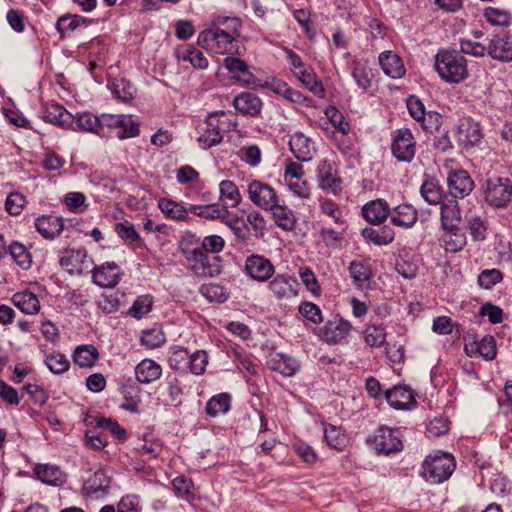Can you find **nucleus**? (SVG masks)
Wrapping results in <instances>:
<instances>
[{
    "label": "nucleus",
    "instance_id": "30",
    "mask_svg": "<svg viewBox=\"0 0 512 512\" xmlns=\"http://www.w3.org/2000/svg\"><path fill=\"white\" fill-rule=\"evenodd\" d=\"M389 213V206L383 200L371 201L362 208L363 217L372 224H380L388 217Z\"/></svg>",
    "mask_w": 512,
    "mask_h": 512
},
{
    "label": "nucleus",
    "instance_id": "19",
    "mask_svg": "<svg viewBox=\"0 0 512 512\" xmlns=\"http://www.w3.org/2000/svg\"><path fill=\"white\" fill-rule=\"evenodd\" d=\"M441 204V223L444 229H456L461 222L458 202L455 198L445 197Z\"/></svg>",
    "mask_w": 512,
    "mask_h": 512
},
{
    "label": "nucleus",
    "instance_id": "3",
    "mask_svg": "<svg viewBox=\"0 0 512 512\" xmlns=\"http://www.w3.org/2000/svg\"><path fill=\"white\" fill-rule=\"evenodd\" d=\"M455 466V459L451 454L437 452L424 460L422 475L430 483H442L451 476Z\"/></svg>",
    "mask_w": 512,
    "mask_h": 512
},
{
    "label": "nucleus",
    "instance_id": "31",
    "mask_svg": "<svg viewBox=\"0 0 512 512\" xmlns=\"http://www.w3.org/2000/svg\"><path fill=\"white\" fill-rule=\"evenodd\" d=\"M161 374V366L151 359L142 360L135 368L136 379L143 384L159 379Z\"/></svg>",
    "mask_w": 512,
    "mask_h": 512
},
{
    "label": "nucleus",
    "instance_id": "64",
    "mask_svg": "<svg viewBox=\"0 0 512 512\" xmlns=\"http://www.w3.org/2000/svg\"><path fill=\"white\" fill-rule=\"evenodd\" d=\"M25 198L18 192L11 193L5 201V209L11 215H19L25 205Z\"/></svg>",
    "mask_w": 512,
    "mask_h": 512
},
{
    "label": "nucleus",
    "instance_id": "50",
    "mask_svg": "<svg viewBox=\"0 0 512 512\" xmlns=\"http://www.w3.org/2000/svg\"><path fill=\"white\" fill-rule=\"evenodd\" d=\"M111 478L108 473L103 470H97L87 481L88 489L93 492H105L110 487Z\"/></svg>",
    "mask_w": 512,
    "mask_h": 512
},
{
    "label": "nucleus",
    "instance_id": "5",
    "mask_svg": "<svg viewBox=\"0 0 512 512\" xmlns=\"http://www.w3.org/2000/svg\"><path fill=\"white\" fill-rule=\"evenodd\" d=\"M181 251L183 256L193 263L192 269L197 275L216 277L221 273L222 266L219 257L207 256L202 247L193 249L182 248Z\"/></svg>",
    "mask_w": 512,
    "mask_h": 512
},
{
    "label": "nucleus",
    "instance_id": "14",
    "mask_svg": "<svg viewBox=\"0 0 512 512\" xmlns=\"http://www.w3.org/2000/svg\"><path fill=\"white\" fill-rule=\"evenodd\" d=\"M447 183L451 198H464L474 189V182L467 171L457 169L450 171L447 177Z\"/></svg>",
    "mask_w": 512,
    "mask_h": 512
},
{
    "label": "nucleus",
    "instance_id": "13",
    "mask_svg": "<svg viewBox=\"0 0 512 512\" xmlns=\"http://www.w3.org/2000/svg\"><path fill=\"white\" fill-rule=\"evenodd\" d=\"M488 55L498 61H512V35L502 31L489 38Z\"/></svg>",
    "mask_w": 512,
    "mask_h": 512
},
{
    "label": "nucleus",
    "instance_id": "49",
    "mask_svg": "<svg viewBox=\"0 0 512 512\" xmlns=\"http://www.w3.org/2000/svg\"><path fill=\"white\" fill-rule=\"evenodd\" d=\"M9 253L15 263L22 269H28L31 265V255L26 247L18 242H14L9 247Z\"/></svg>",
    "mask_w": 512,
    "mask_h": 512
},
{
    "label": "nucleus",
    "instance_id": "4",
    "mask_svg": "<svg viewBox=\"0 0 512 512\" xmlns=\"http://www.w3.org/2000/svg\"><path fill=\"white\" fill-rule=\"evenodd\" d=\"M485 201L494 208H503L511 201L512 183L509 178L492 177L483 186Z\"/></svg>",
    "mask_w": 512,
    "mask_h": 512
},
{
    "label": "nucleus",
    "instance_id": "2",
    "mask_svg": "<svg viewBox=\"0 0 512 512\" xmlns=\"http://www.w3.org/2000/svg\"><path fill=\"white\" fill-rule=\"evenodd\" d=\"M435 69L443 80L451 83H459L468 76L466 59L456 50H439L435 56Z\"/></svg>",
    "mask_w": 512,
    "mask_h": 512
},
{
    "label": "nucleus",
    "instance_id": "40",
    "mask_svg": "<svg viewBox=\"0 0 512 512\" xmlns=\"http://www.w3.org/2000/svg\"><path fill=\"white\" fill-rule=\"evenodd\" d=\"M158 207L162 213L173 220H185L188 217V209L180 203L171 199L162 198L158 202Z\"/></svg>",
    "mask_w": 512,
    "mask_h": 512
},
{
    "label": "nucleus",
    "instance_id": "21",
    "mask_svg": "<svg viewBox=\"0 0 512 512\" xmlns=\"http://www.w3.org/2000/svg\"><path fill=\"white\" fill-rule=\"evenodd\" d=\"M379 64L383 72L394 79L405 75V68L400 57L392 51H384L379 55Z\"/></svg>",
    "mask_w": 512,
    "mask_h": 512
},
{
    "label": "nucleus",
    "instance_id": "39",
    "mask_svg": "<svg viewBox=\"0 0 512 512\" xmlns=\"http://www.w3.org/2000/svg\"><path fill=\"white\" fill-rule=\"evenodd\" d=\"M99 357L97 349L92 345H80L73 354L74 363L80 367H92Z\"/></svg>",
    "mask_w": 512,
    "mask_h": 512
},
{
    "label": "nucleus",
    "instance_id": "57",
    "mask_svg": "<svg viewBox=\"0 0 512 512\" xmlns=\"http://www.w3.org/2000/svg\"><path fill=\"white\" fill-rule=\"evenodd\" d=\"M299 313L314 324L322 322V312L318 305L312 302H303L299 306Z\"/></svg>",
    "mask_w": 512,
    "mask_h": 512
},
{
    "label": "nucleus",
    "instance_id": "12",
    "mask_svg": "<svg viewBox=\"0 0 512 512\" xmlns=\"http://www.w3.org/2000/svg\"><path fill=\"white\" fill-rule=\"evenodd\" d=\"M374 448L381 453L390 454L402 449V442L396 430L388 427L378 428L372 436Z\"/></svg>",
    "mask_w": 512,
    "mask_h": 512
},
{
    "label": "nucleus",
    "instance_id": "62",
    "mask_svg": "<svg viewBox=\"0 0 512 512\" xmlns=\"http://www.w3.org/2000/svg\"><path fill=\"white\" fill-rule=\"evenodd\" d=\"M299 276L303 284L313 295H319L321 288L317 278L315 277L313 271L310 268H300Z\"/></svg>",
    "mask_w": 512,
    "mask_h": 512
},
{
    "label": "nucleus",
    "instance_id": "10",
    "mask_svg": "<svg viewBox=\"0 0 512 512\" xmlns=\"http://www.w3.org/2000/svg\"><path fill=\"white\" fill-rule=\"evenodd\" d=\"M457 142L465 149H470L478 145L482 138V129L479 122L472 118L460 120L456 132Z\"/></svg>",
    "mask_w": 512,
    "mask_h": 512
},
{
    "label": "nucleus",
    "instance_id": "20",
    "mask_svg": "<svg viewBox=\"0 0 512 512\" xmlns=\"http://www.w3.org/2000/svg\"><path fill=\"white\" fill-rule=\"evenodd\" d=\"M318 185L322 190L336 193L340 185V179L336 176L335 169L328 161H323L317 168Z\"/></svg>",
    "mask_w": 512,
    "mask_h": 512
},
{
    "label": "nucleus",
    "instance_id": "29",
    "mask_svg": "<svg viewBox=\"0 0 512 512\" xmlns=\"http://www.w3.org/2000/svg\"><path fill=\"white\" fill-rule=\"evenodd\" d=\"M417 219V210L410 204L398 205L391 214L392 223L403 228H411Z\"/></svg>",
    "mask_w": 512,
    "mask_h": 512
},
{
    "label": "nucleus",
    "instance_id": "59",
    "mask_svg": "<svg viewBox=\"0 0 512 512\" xmlns=\"http://www.w3.org/2000/svg\"><path fill=\"white\" fill-rule=\"evenodd\" d=\"M97 426L104 430H108L119 441H124L126 439V430L111 418H99L97 420Z\"/></svg>",
    "mask_w": 512,
    "mask_h": 512
},
{
    "label": "nucleus",
    "instance_id": "38",
    "mask_svg": "<svg viewBox=\"0 0 512 512\" xmlns=\"http://www.w3.org/2000/svg\"><path fill=\"white\" fill-rule=\"evenodd\" d=\"M74 124L70 127L72 130L99 134V117L90 112L74 115Z\"/></svg>",
    "mask_w": 512,
    "mask_h": 512
},
{
    "label": "nucleus",
    "instance_id": "15",
    "mask_svg": "<svg viewBox=\"0 0 512 512\" xmlns=\"http://www.w3.org/2000/svg\"><path fill=\"white\" fill-rule=\"evenodd\" d=\"M247 274L260 282L268 280L274 274V266L271 261L260 255H250L245 262Z\"/></svg>",
    "mask_w": 512,
    "mask_h": 512
},
{
    "label": "nucleus",
    "instance_id": "17",
    "mask_svg": "<svg viewBox=\"0 0 512 512\" xmlns=\"http://www.w3.org/2000/svg\"><path fill=\"white\" fill-rule=\"evenodd\" d=\"M92 279L100 287H114L120 280L119 267L115 262L102 264L93 270Z\"/></svg>",
    "mask_w": 512,
    "mask_h": 512
},
{
    "label": "nucleus",
    "instance_id": "23",
    "mask_svg": "<svg viewBox=\"0 0 512 512\" xmlns=\"http://www.w3.org/2000/svg\"><path fill=\"white\" fill-rule=\"evenodd\" d=\"M36 230L47 239L58 236L64 229L62 217L43 215L35 221Z\"/></svg>",
    "mask_w": 512,
    "mask_h": 512
},
{
    "label": "nucleus",
    "instance_id": "53",
    "mask_svg": "<svg viewBox=\"0 0 512 512\" xmlns=\"http://www.w3.org/2000/svg\"><path fill=\"white\" fill-rule=\"evenodd\" d=\"M117 129L119 130L117 133L119 139L132 138L139 134L138 123L130 115H122Z\"/></svg>",
    "mask_w": 512,
    "mask_h": 512
},
{
    "label": "nucleus",
    "instance_id": "24",
    "mask_svg": "<svg viewBox=\"0 0 512 512\" xmlns=\"http://www.w3.org/2000/svg\"><path fill=\"white\" fill-rule=\"evenodd\" d=\"M385 397L389 405L395 409H408L415 402L412 391L403 386L388 389Z\"/></svg>",
    "mask_w": 512,
    "mask_h": 512
},
{
    "label": "nucleus",
    "instance_id": "52",
    "mask_svg": "<svg viewBox=\"0 0 512 512\" xmlns=\"http://www.w3.org/2000/svg\"><path fill=\"white\" fill-rule=\"evenodd\" d=\"M166 341L164 333L159 328H151L142 332L140 342L143 346L154 349L163 345Z\"/></svg>",
    "mask_w": 512,
    "mask_h": 512
},
{
    "label": "nucleus",
    "instance_id": "58",
    "mask_svg": "<svg viewBox=\"0 0 512 512\" xmlns=\"http://www.w3.org/2000/svg\"><path fill=\"white\" fill-rule=\"evenodd\" d=\"M484 16L488 22L499 26L508 25L511 21V14L498 8H487L484 12Z\"/></svg>",
    "mask_w": 512,
    "mask_h": 512
},
{
    "label": "nucleus",
    "instance_id": "43",
    "mask_svg": "<svg viewBox=\"0 0 512 512\" xmlns=\"http://www.w3.org/2000/svg\"><path fill=\"white\" fill-rule=\"evenodd\" d=\"M324 438L326 443L338 451L344 450L347 444V437L341 427L335 425H325Z\"/></svg>",
    "mask_w": 512,
    "mask_h": 512
},
{
    "label": "nucleus",
    "instance_id": "35",
    "mask_svg": "<svg viewBox=\"0 0 512 512\" xmlns=\"http://www.w3.org/2000/svg\"><path fill=\"white\" fill-rule=\"evenodd\" d=\"M352 77L357 85L363 90H367L373 79L372 69L365 60H354L352 63Z\"/></svg>",
    "mask_w": 512,
    "mask_h": 512
},
{
    "label": "nucleus",
    "instance_id": "25",
    "mask_svg": "<svg viewBox=\"0 0 512 512\" xmlns=\"http://www.w3.org/2000/svg\"><path fill=\"white\" fill-rule=\"evenodd\" d=\"M44 119L46 122L56 124L62 128H70L74 124V115L57 103L50 104L46 108Z\"/></svg>",
    "mask_w": 512,
    "mask_h": 512
},
{
    "label": "nucleus",
    "instance_id": "34",
    "mask_svg": "<svg viewBox=\"0 0 512 512\" xmlns=\"http://www.w3.org/2000/svg\"><path fill=\"white\" fill-rule=\"evenodd\" d=\"M12 302L25 314H36L40 310V302L37 296L27 290L15 293Z\"/></svg>",
    "mask_w": 512,
    "mask_h": 512
},
{
    "label": "nucleus",
    "instance_id": "44",
    "mask_svg": "<svg viewBox=\"0 0 512 512\" xmlns=\"http://www.w3.org/2000/svg\"><path fill=\"white\" fill-rule=\"evenodd\" d=\"M223 65L230 73L241 72L247 75V78L244 79L245 84H256L257 79L253 74L249 72L248 65L244 60L233 56H228L224 58Z\"/></svg>",
    "mask_w": 512,
    "mask_h": 512
},
{
    "label": "nucleus",
    "instance_id": "46",
    "mask_svg": "<svg viewBox=\"0 0 512 512\" xmlns=\"http://www.w3.org/2000/svg\"><path fill=\"white\" fill-rule=\"evenodd\" d=\"M219 191L221 198L229 201V203L225 205L227 206V208L237 207L241 203L242 196L240 194L238 187L233 181L223 180L219 184Z\"/></svg>",
    "mask_w": 512,
    "mask_h": 512
},
{
    "label": "nucleus",
    "instance_id": "42",
    "mask_svg": "<svg viewBox=\"0 0 512 512\" xmlns=\"http://www.w3.org/2000/svg\"><path fill=\"white\" fill-rule=\"evenodd\" d=\"M231 396L228 393L214 395L206 404V413L211 417L225 414L230 409Z\"/></svg>",
    "mask_w": 512,
    "mask_h": 512
},
{
    "label": "nucleus",
    "instance_id": "48",
    "mask_svg": "<svg viewBox=\"0 0 512 512\" xmlns=\"http://www.w3.org/2000/svg\"><path fill=\"white\" fill-rule=\"evenodd\" d=\"M421 195L429 204H440L444 198L442 197V189L434 180H427L421 186Z\"/></svg>",
    "mask_w": 512,
    "mask_h": 512
},
{
    "label": "nucleus",
    "instance_id": "63",
    "mask_svg": "<svg viewBox=\"0 0 512 512\" xmlns=\"http://www.w3.org/2000/svg\"><path fill=\"white\" fill-rule=\"evenodd\" d=\"M470 235L475 241H481L485 239L486 225L479 216H471L467 220Z\"/></svg>",
    "mask_w": 512,
    "mask_h": 512
},
{
    "label": "nucleus",
    "instance_id": "7",
    "mask_svg": "<svg viewBox=\"0 0 512 512\" xmlns=\"http://www.w3.org/2000/svg\"><path fill=\"white\" fill-rule=\"evenodd\" d=\"M250 201L257 207L269 210L278 201V195L275 189L260 180H253L247 188Z\"/></svg>",
    "mask_w": 512,
    "mask_h": 512
},
{
    "label": "nucleus",
    "instance_id": "22",
    "mask_svg": "<svg viewBox=\"0 0 512 512\" xmlns=\"http://www.w3.org/2000/svg\"><path fill=\"white\" fill-rule=\"evenodd\" d=\"M235 109L243 115L256 116L262 108L261 99L253 93L243 92L233 100Z\"/></svg>",
    "mask_w": 512,
    "mask_h": 512
},
{
    "label": "nucleus",
    "instance_id": "54",
    "mask_svg": "<svg viewBox=\"0 0 512 512\" xmlns=\"http://www.w3.org/2000/svg\"><path fill=\"white\" fill-rule=\"evenodd\" d=\"M46 366L54 374H62L70 367L69 360L61 353H53L46 357Z\"/></svg>",
    "mask_w": 512,
    "mask_h": 512
},
{
    "label": "nucleus",
    "instance_id": "56",
    "mask_svg": "<svg viewBox=\"0 0 512 512\" xmlns=\"http://www.w3.org/2000/svg\"><path fill=\"white\" fill-rule=\"evenodd\" d=\"M152 303V298L148 295L138 297L129 309V314L134 318L140 319L150 312Z\"/></svg>",
    "mask_w": 512,
    "mask_h": 512
},
{
    "label": "nucleus",
    "instance_id": "55",
    "mask_svg": "<svg viewBox=\"0 0 512 512\" xmlns=\"http://www.w3.org/2000/svg\"><path fill=\"white\" fill-rule=\"evenodd\" d=\"M208 364V355L204 350H198L189 357L190 371L195 375H202Z\"/></svg>",
    "mask_w": 512,
    "mask_h": 512
},
{
    "label": "nucleus",
    "instance_id": "45",
    "mask_svg": "<svg viewBox=\"0 0 512 512\" xmlns=\"http://www.w3.org/2000/svg\"><path fill=\"white\" fill-rule=\"evenodd\" d=\"M172 488L174 494L187 502H190L194 499V484L193 482L186 478L185 476H178L172 480Z\"/></svg>",
    "mask_w": 512,
    "mask_h": 512
},
{
    "label": "nucleus",
    "instance_id": "6",
    "mask_svg": "<svg viewBox=\"0 0 512 512\" xmlns=\"http://www.w3.org/2000/svg\"><path fill=\"white\" fill-rule=\"evenodd\" d=\"M225 113L218 111L207 116L204 132L197 138L199 146L203 149H209L220 144L223 140L221 130L225 125Z\"/></svg>",
    "mask_w": 512,
    "mask_h": 512
},
{
    "label": "nucleus",
    "instance_id": "9",
    "mask_svg": "<svg viewBox=\"0 0 512 512\" xmlns=\"http://www.w3.org/2000/svg\"><path fill=\"white\" fill-rule=\"evenodd\" d=\"M416 143L409 129H399L394 132L392 153L403 162H411L415 156Z\"/></svg>",
    "mask_w": 512,
    "mask_h": 512
},
{
    "label": "nucleus",
    "instance_id": "32",
    "mask_svg": "<svg viewBox=\"0 0 512 512\" xmlns=\"http://www.w3.org/2000/svg\"><path fill=\"white\" fill-rule=\"evenodd\" d=\"M178 60L189 62L194 68L204 70L208 67V59L197 48L191 45L179 47L176 50Z\"/></svg>",
    "mask_w": 512,
    "mask_h": 512
},
{
    "label": "nucleus",
    "instance_id": "41",
    "mask_svg": "<svg viewBox=\"0 0 512 512\" xmlns=\"http://www.w3.org/2000/svg\"><path fill=\"white\" fill-rule=\"evenodd\" d=\"M34 473L45 484L58 485L62 482V472L53 465L39 464L34 468Z\"/></svg>",
    "mask_w": 512,
    "mask_h": 512
},
{
    "label": "nucleus",
    "instance_id": "16",
    "mask_svg": "<svg viewBox=\"0 0 512 512\" xmlns=\"http://www.w3.org/2000/svg\"><path fill=\"white\" fill-rule=\"evenodd\" d=\"M267 366L285 377L295 375L300 368V364L295 358L284 353L270 354L267 359Z\"/></svg>",
    "mask_w": 512,
    "mask_h": 512
},
{
    "label": "nucleus",
    "instance_id": "36",
    "mask_svg": "<svg viewBox=\"0 0 512 512\" xmlns=\"http://www.w3.org/2000/svg\"><path fill=\"white\" fill-rule=\"evenodd\" d=\"M445 233L441 238L442 246L447 252L456 253L465 246L466 237L459 228L456 229H444Z\"/></svg>",
    "mask_w": 512,
    "mask_h": 512
},
{
    "label": "nucleus",
    "instance_id": "60",
    "mask_svg": "<svg viewBox=\"0 0 512 512\" xmlns=\"http://www.w3.org/2000/svg\"><path fill=\"white\" fill-rule=\"evenodd\" d=\"M461 52L472 56H484L488 54V42L486 44L475 42L468 39H463L460 42Z\"/></svg>",
    "mask_w": 512,
    "mask_h": 512
},
{
    "label": "nucleus",
    "instance_id": "8",
    "mask_svg": "<svg viewBox=\"0 0 512 512\" xmlns=\"http://www.w3.org/2000/svg\"><path fill=\"white\" fill-rule=\"evenodd\" d=\"M351 329L352 325L348 320L334 317L319 329L318 335L328 344H340L347 341Z\"/></svg>",
    "mask_w": 512,
    "mask_h": 512
},
{
    "label": "nucleus",
    "instance_id": "28",
    "mask_svg": "<svg viewBox=\"0 0 512 512\" xmlns=\"http://www.w3.org/2000/svg\"><path fill=\"white\" fill-rule=\"evenodd\" d=\"M366 227L362 230V236L375 245H387L394 240L395 233L389 226Z\"/></svg>",
    "mask_w": 512,
    "mask_h": 512
},
{
    "label": "nucleus",
    "instance_id": "51",
    "mask_svg": "<svg viewBox=\"0 0 512 512\" xmlns=\"http://www.w3.org/2000/svg\"><path fill=\"white\" fill-rule=\"evenodd\" d=\"M364 340L370 347H381L386 340L384 328L378 325H367L364 330Z\"/></svg>",
    "mask_w": 512,
    "mask_h": 512
},
{
    "label": "nucleus",
    "instance_id": "27",
    "mask_svg": "<svg viewBox=\"0 0 512 512\" xmlns=\"http://www.w3.org/2000/svg\"><path fill=\"white\" fill-rule=\"evenodd\" d=\"M348 271L357 288L365 289L369 287L372 270L368 262L353 260L348 267Z\"/></svg>",
    "mask_w": 512,
    "mask_h": 512
},
{
    "label": "nucleus",
    "instance_id": "33",
    "mask_svg": "<svg viewBox=\"0 0 512 512\" xmlns=\"http://www.w3.org/2000/svg\"><path fill=\"white\" fill-rule=\"evenodd\" d=\"M272 212L276 225L285 230L291 231L296 224V217L291 209L279 204V200L269 209Z\"/></svg>",
    "mask_w": 512,
    "mask_h": 512
},
{
    "label": "nucleus",
    "instance_id": "37",
    "mask_svg": "<svg viewBox=\"0 0 512 512\" xmlns=\"http://www.w3.org/2000/svg\"><path fill=\"white\" fill-rule=\"evenodd\" d=\"M189 211L196 216L214 220V219H223L227 214V206L220 204H210V205H191Z\"/></svg>",
    "mask_w": 512,
    "mask_h": 512
},
{
    "label": "nucleus",
    "instance_id": "18",
    "mask_svg": "<svg viewBox=\"0 0 512 512\" xmlns=\"http://www.w3.org/2000/svg\"><path fill=\"white\" fill-rule=\"evenodd\" d=\"M289 146L291 152L300 161H309L315 153L314 142L301 132H296L290 137Z\"/></svg>",
    "mask_w": 512,
    "mask_h": 512
},
{
    "label": "nucleus",
    "instance_id": "26",
    "mask_svg": "<svg viewBox=\"0 0 512 512\" xmlns=\"http://www.w3.org/2000/svg\"><path fill=\"white\" fill-rule=\"evenodd\" d=\"M86 253L83 250L66 249L61 252L59 263L70 274H81Z\"/></svg>",
    "mask_w": 512,
    "mask_h": 512
},
{
    "label": "nucleus",
    "instance_id": "61",
    "mask_svg": "<svg viewBox=\"0 0 512 512\" xmlns=\"http://www.w3.org/2000/svg\"><path fill=\"white\" fill-rule=\"evenodd\" d=\"M200 292L210 302H224L226 300L223 287L218 284L202 285Z\"/></svg>",
    "mask_w": 512,
    "mask_h": 512
},
{
    "label": "nucleus",
    "instance_id": "1",
    "mask_svg": "<svg viewBox=\"0 0 512 512\" xmlns=\"http://www.w3.org/2000/svg\"><path fill=\"white\" fill-rule=\"evenodd\" d=\"M197 43L203 49L215 54H237L241 55L245 50L235 42V35L229 33L219 26L202 31L198 35Z\"/></svg>",
    "mask_w": 512,
    "mask_h": 512
},
{
    "label": "nucleus",
    "instance_id": "47",
    "mask_svg": "<svg viewBox=\"0 0 512 512\" xmlns=\"http://www.w3.org/2000/svg\"><path fill=\"white\" fill-rule=\"evenodd\" d=\"M300 81L316 96H324V88L321 82L317 80L316 74L311 70L295 71Z\"/></svg>",
    "mask_w": 512,
    "mask_h": 512
},
{
    "label": "nucleus",
    "instance_id": "11",
    "mask_svg": "<svg viewBox=\"0 0 512 512\" xmlns=\"http://www.w3.org/2000/svg\"><path fill=\"white\" fill-rule=\"evenodd\" d=\"M297 280L288 275L278 274L269 283V291L277 301H289L298 295Z\"/></svg>",
    "mask_w": 512,
    "mask_h": 512
}]
</instances>
